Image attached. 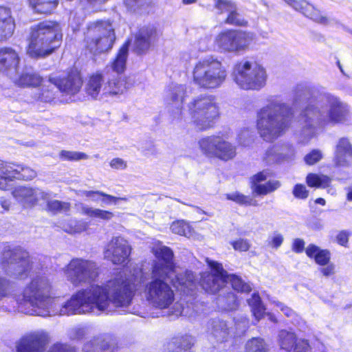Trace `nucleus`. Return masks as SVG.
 <instances>
[{"label":"nucleus","mask_w":352,"mask_h":352,"mask_svg":"<svg viewBox=\"0 0 352 352\" xmlns=\"http://www.w3.org/2000/svg\"><path fill=\"white\" fill-rule=\"evenodd\" d=\"M13 197L19 202L34 205L36 202L35 189L19 186L12 191Z\"/></svg>","instance_id":"33"},{"label":"nucleus","mask_w":352,"mask_h":352,"mask_svg":"<svg viewBox=\"0 0 352 352\" xmlns=\"http://www.w3.org/2000/svg\"><path fill=\"white\" fill-rule=\"evenodd\" d=\"M151 2V0H124V3L127 8L133 11H135Z\"/></svg>","instance_id":"54"},{"label":"nucleus","mask_w":352,"mask_h":352,"mask_svg":"<svg viewBox=\"0 0 352 352\" xmlns=\"http://www.w3.org/2000/svg\"><path fill=\"white\" fill-rule=\"evenodd\" d=\"M226 198L241 205H250L252 202L251 198L239 192L227 194Z\"/></svg>","instance_id":"50"},{"label":"nucleus","mask_w":352,"mask_h":352,"mask_svg":"<svg viewBox=\"0 0 352 352\" xmlns=\"http://www.w3.org/2000/svg\"><path fill=\"white\" fill-rule=\"evenodd\" d=\"M215 8H217L220 13L228 12L229 13L232 10H234L236 7L235 3L230 0H214Z\"/></svg>","instance_id":"51"},{"label":"nucleus","mask_w":352,"mask_h":352,"mask_svg":"<svg viewBox=\"0 0 352 352\" xmlns=\"http://www.w3.org/2000/svg\"><path fill=\"white\" fill-rule=\"evenodd\" d=\"M186 93L185 87L182 85H175L170 90V98L173 102H175L177 107H179L182 104Z\"/></svg>","instance_id":"46"},{"label":"nucleus","mask_w":352,"mask_h":352,"mask_svg":"<svg viewBox=\"0 0 352 352\" xmlns=\"http://www.w3.org/2000/svg\"><path fill=\"white\" fill-rule=\"evenodd\" d=\"M60 25L52 21H45L30 28L28 54L34 58H44L52 54L61 43Z\"/></svg>","instance_id":"4"},{"label":"nucleus","mask_w":352,"mask_h":352,"mask_svg":"<svg viewBox=\"0 0 352 352\" xmlns=\"http://www.w3.org/2000/svg\"><path fill=\"white\" fill-rule=\"evenodd\" d=\"M14 29L15 22L10 8L0 6V41L10 37Z\"/></svg>","instance_id":"28"},{"label":"nucleus","mask_w":352,"mask_h":352,"mask_svg":"<svg viewBox=\"0 0 352 352\" xmlns=\"http://www.w3.org/2000/svg\"><path fill=\"white\" fill-rule=\"evenodd\" d=\"M248 304L252 308H261V299L258 293H254L251 298L248 299Z\"/></svg>","instance_id":"62"},{"label":"nucleus","mask_w":352,"mask_h":352,"mask_svg":"<svg viewBox=\"0 0 352 352\" xmlns=\"http://www.w3.org/2000/svg\"><path fill=\"white\" fill-rule=\"evenodd\" d=\"M235 250L241 252H246L250 248V243L247 239H240L231 243Z\"/></svg>","instance_id":"58"},{"label":"nucleus","mask_w":352,"mask_h":352,"mask_svg":"<svg viewBox=\"0 0 352 352\" xmlns=\"http://www.w3.org/2000/svg\"><path fill=\"white\" fill-rule=\"evenodd\" d=\"M50 342L45 332L34 331L22 336L16 344V352H44Z\"/></svg>","instance_id":"19"},{"label":"nucleus","mask_w":352,"mask_h":352,"mask_svg":"<svg viewBox=\"0 0 352 352\" xmlns=\"http://www.w3.org/2000/svg\"><path fill=\"white\" fill-rule=\"evenodd\" d=\"M118 200L126 201L127 199L126 197H114V196L106 194V193L102 192L101 201H102V203L103 204H104V205H109L111 203H113V204H116L117 201H118Z\"/></svg>","instance_id":"61"},{"label":"nucleus","mask_w":352,"mask_h":352,"mask_svg":"<svg viewBox=\"0 0 352 352\" xmlns=\"http://www.w3.org/2000/svg\"><path fill=\"white\" fill-rule=\"evenodd\" d=\"M294 155L293 146L289 143H278L270 146L265 153L263 161L273 164L287 160Z\"/></svg>","instance_id":"22"},{"label":"nucleus","mask_w":352,"mask_h":352,"mask_svg":"<svg viewBox=\"0 0 352 352\" xmlns=\"http://www.w3.org/2000/svg\"><path fill=\"white\" fill-rule=\"evenodd\" d=\"M292 351L293 352H312L309 341L305 339H297Z\"/></svg>","instance_id":"53"},{"label":"nucleus","mask_w":352,"mask_h":352,"mask_svg":"<svg viewBox=\"0 0 352 352\" xmlns=\"http://www.w3.org/2000/svg\"><path fill=\"white\" fill-rule=\"evenodd\" d=\"M65 276L74 285L94 281L98 275V267L96 263L82 258H73L66 266Z\"/></svg>","instance_id":"13"},{"label":"nucleus","mask_w":352,"mask_h":352,"mask_svg":"<svg viewBox=\"0 0 352 352\" xmlns=\"http://www.w3.org/2000/svg\"><path fill=\"white\" fill-rule=\"evenodd\" d=\"M157 33L154 27L141 28L135 36L134 51L137 54L145 52L157 41Z\"/></svg>","instance_id":"26"},{"label":"nucleus","mask_w":352,"mask_h":352,"mask_svg":"<svg viewBox=\"0 0 352 352\" xmlns=\"http://www.w3.org/2000/svg\"><path fill=\"white\" fill-rule=\"evenodd\" d=\"M337 242L342 245L346 246L349 241V235L345 231H341L336 236Z\"/></svg>","instance_id":"64"},{"label":"nucleus","mask_w":352,"mask_h":352,"mask_svg":"<svg viewBox=\"0 0 352 352\" xmlns=\"http://www.w3.org/2000/svg\"><path fill=\"white\" fill-rule=\"evenodd\" d=\"M80 210L82 214L102 220H110L113 217V214L111 212L99 208H94L83 204L80 207Z\"/></svg>","instance_id":"38"},{"label":"nucleus","mask_w":352,"mask_h":352,"mask_svg":"<svg viewBox=\"0 0 352 352\" xmlns=\"http://www.w3.org/2000/svg\"><path fill=\"white\" fill-rule=\"evenodd\" d=\"M198 145L202 153L210 158L227 162L236 155V146L219 135L202 138L198 141Z\"/></svg>","instance_id":"12"},{"label":"nucleus","mask_w":352,"mask_h":352,"mask_svg":"<svg viewBox=\"0 0 352 352\" xmlns=\"http://www.w3.org/2000/svg\"><path fill=\"white\" fill-rule=\"evenodd\" d=\"M253 134L249 129H243L238 135V142L239 144L247 146L253 142Z\"/></svg>","instance_id":"49"},{"label":"nucleus","mask_w":352,"mask_h":352,"mask_svg":"<svg viewBox=\"0 0 352 352\" xmlns=\"http://www.w3.org/2000/svg\"><path fill=\"white\" fill-rule=\"evenodd\" d=\"M322 158V153L318 150H313L305 156V161L309 165H313L319 162Z\"/></svg>","instance_id":"57"},{"label":"nucleus","mask_w":352,"mask_h":352,"mask_svg":"<svg viewBox=\"0 0 352 352\" xmlns=\"http://www.w3.org/2000/svg\"><path fill=\"white\" fill-rule=\"evenodd\" d=\"M297 340L296 334L287 330H280L278 333V342L280 348L286 351L290 352L294 346Z\"/></svg>","instance_id":"35"},{"label":"nucleus","mask_w":352,"mask_h":352,"mask_svg":"<svg viewBox=\"0 0 352 352\" xmlns=\"http://www.w3.org/2000/svg\"><path fill=\"white\" fill-rule=\"evenodd\" d=\"M349 116V105L340 98L329 93L321 94L315 104H308L301 113L300 135L305 140H309L317 129L343 124Z\"/></svg>","instance_id":"2"},{"label":"nucleus","mask_w":352,"mask_h":352,"mask_svg":"<svg viewBox=\"0 0 352 352\" xmlns=\"http://www.w3.org/2000/svg\"><path fill=\"white\" fill-rule=\"evenodd\" d=\"M118 347V342L113 335L102 334L94 337L87 342L83 346L82 352H105Z\"/></svg>","instance_id":"23"},{"label":"nucleus","mask_w":352,"mask_h":352,"mask_svg":"<svg viewBox=\"0 0 352 352\" xmlns=\"http://www.w3.org/2000/svg\"><path fill=\"white\" fill-rule=\"evenodd\" d=\"M61 228L67 233L77 234L85 231L88 228V224L83 221L70 219L67 222L63 223Z\"/></svg>","instance_id":"40"},{"label":"nucleus","mask_w":352,"mask_h":352,"mask_svg":"<svg viewBox=\"0 0 352 352\" xmlns=\"http://www.w3.org/2000/svg\"><path fill=\"white\" fill-rule=\"evenodd\" d=\"M133 280L126 277L125 272L109 280L106 287L95 285L82 289L74 294L62 308H105L111 301L116 307H127L132 299L138 284L137 277Z\"/></svg>","instance_id":"1"},{"label":"nucleus","mask_w":352,"mask_h":352,"mask_svg":"<svg viewBox=\"0 0 352 352\" xmlns=\"http://www.w3.org/2000/svg\"><path fill=\"white\" fill-rule=\"evenodd\" d=\"M307 183L309 186L316 188H327L331 183V179L326 175L310 173L307 176Z\"/></svg>","instance_id":"41"},{"label":"nucleus","mask_w":352,"mask_h":352,"mask_svg":"<svg viewBox=\"0 0 352 352\" xmlns=\"http://www.w3.org/2000/svg\"><path fill=\"white\" fill-rule=\"evenodd\" d=\"M33 10L38 13H51L57 6L58 0H30Z\"/></svg>","instance_id":"36"},{"label":"nucleus","mask_w":352,"mask_h":352,"mask_svg":"<svg viewBox=\"0 0 352 352\" xmlns=\"http://www.w3.org/2000/svg\"><path fill=\"white\" fill-rule=\"evenodd\" d=\"M227 283H230L232 288L241 293H248L252 291V287L249 283L245 282L241 277L235 274H230L227 272Z\"/></svg>","instance_id":"39"},{"label":"nucleus","mask_w":352,"mask_h":352,"mask_svg":"<svg viewBox=\"0 0 352 352\" xmlns=\"http://www.w3.org/2000/svg\"><path fill=\"white\" fill-rule=\"evenodd\" d=\"M292 109L277 97L271 96L257 111L256 126L260 136L272 142L280 136L287 126Z\"/></svg>","instance_id":"3"},{"label":"nucleus","mask_w":352,"mask_h":352,"mask_svg":"<svg viewBox=\"0 0 352 352\" xmlns=\"http://www.w3.org/2000/svg\"><path fill=\"white\" fill-rule=\"evenodd\" d=\"M1 262L8 276L19 279L28 277L33 263L29 252L20 246L5 247Z\"/></svg>","instance_id":"10"},{"label":"nucleus","mask_w":352,"mask_h":352,"mask_svg":"<svg viewBox=\"0 0 352 352\" xmlns=\"http://www.w3.org/2000/svg\"><path fill=\"white\" fill-rule=\"evenodd\" d=\"M131 87L132 83L128 80L124 82L116 81L111 75L96 73L89 78L85 85V91L88 96L96 99L100 95L122 94Z\"/></svg>","instance_id":"11"},{"label":"nucleus","mask_w":352,"mask_h":352,"mask_svg":"<svg viewBox=\"0 0 352 352\" xmlns=\"http://www.w3.org/2000/svg\"><path fill=\"white\" fill-rule=\"evenodd\" d=\"M36 176V172L30 167L25 166L22 164L11 163L8 176H2L0 177V189L3 190L12 189L10 182L14 179L31 180Z\"/></svg>","instance_id":"21"},{"label":"nucleus","mask_w":352,"mask_h":352,"mask_svg":"<svg viewBox=\"0 0 352 352\" xmlns=\"http://www.w3.org/2000/svg\"><path fill=\"white\" fill-rule=\"evenodd\" d=\"M293 195L298 199H306L308 197L309 192L304 185L296 184L294 188Z\"/></svg>","instance_id":"59"},{"label":"nucleus","mask_w":352,"mask_h":352,"mask_svg":"<svg viewBox=\"0 0 352 352\" xmlns=\"http://www.w3.org/2000/svg\"><path fill=\"white\" fill-rule=\"evenodd\" d=\"M152 277L153 280L148 286V296L154 303L162 307L161 308H168L175 299L173 292L165 280H170L177 290L186 295L191 294L196 288L195 276L190 271L172 276L171 278Z\"/></svg>","instance_id":"5"},{"label":"nucleus","mask_w":352,"mask_h":352,"mask_svg":"<svg viewBox=\"0 0 352 352\" xmlns=\"http://www.w3.org/2000/svg\"><path fill=\"white\" fill-rule=\"evenodd\" d=\"M305 252L309 257L314 258L316 263L320 265H326L329 263L331 254L327 250H320L319 247L309 244Z\"/></svg>","instance_id":"32"},{"label":"nucleus","mask_w":352,"mask_h":352,"mask_svg":"<svg viewBox=\"0 0 352 352\" xmlns=\"http://www.w3.org/2000/svg\"><path fill=\"white\" fill-rule=\"evenodd\" d=\"M131 247L122 236H113L104 248V256L113 264L120 265L129 261Z\"/></svg>","instance_id":"17"},{"label":"nucleus","mask_w":352,"mask_h":352,"mask_svg":"<svg viewBox=\"0 0 352 352\" xmlns=\"http://www.w3.org/2000/svg\"><path fill=\"white\" fill-rule=\"evenodd\" d=\"M188 111L192 121L200 130L211 128L219 115L214 96L206 94L195 98L188 104Z\"/></svg>","instance_id":"9"},{"label":"nucleus","mask_w":352,"mask_h":352,"mask_svg":"<svg viewBox=\"0 0 352 352\" xmlns=\"http://www.w3.org/2000/svg\"><path fill=\"white\" fill-rule=\"evenodd\" d=\"M116 40L112 24L109 21L90 23L85 36L87 48L94 54L111 50Z\"/></svg>","instance_id":"8"},{"label":"nucleus","mask_w":352,"mask_h":352,"mask_svg":"<svg viewBox=\"0 0 352 352\" xmlns=\"http://www.w3.org/2000/svg\"><path fill=\"white\" fill-rule=\"evenodd\" d=\"M285 1L294 10L302 12L304 15L306 10L309 8V3L304 0H285Z\"/></svg>","instance_id":"52"},{"label":"nucleus","mask_w":352,"mask_h":352,"mask_svg":"<svg viewBox=\"0 0 352 352\" xmlns=\"http://www.w3.org/2000/svg\"><path fill=\"white\" fill-rule=\"evenodd\" d=\"M59 157L61 160L67 161H78L89 158L88 155L85 153L65 150L60 152Z\"/></svg>","instance_id":"43"},{"label":"nucleus","mask_w":352,"mask_h":352,"mask_svg":"<svg viewBox=\"0 0 352 352\" xmlns=\"http://www.w3.org/2000/svg\"><path fill=\"white\" fill-rule=\"evenodd\" d=\"M305 15L317 23L324 25L328 23V19L326 16H322L320 12L315 9V8L311 4H309V8L306 10Z\"/></svg>","instance_id":"45"},{"label":"nucleus","mask_w":352,"mask_h":352,"mask_svg":"<svg viewBox=\"0 0 352 352\" xmlns=\"http://www.w3.org/2000/svg\"><path fill=\"white\" fill-rule=\"evenodd\" d=\"M192 81L198 87L214 89L226 80L227 72L221 61L210 56L199 60L192 69Z\"/></svg>","instance_id":"6"},{"label":"nucleus","mask_w":352,"mask_h":352,"mask_svg":"<svg viewBox=\"0 0 352 352\" xmlns=\"http://www.w3.org/2000/svg\"><path fill=\"white\" fill-rule=\"evenodd\" d=\"M157 261L153 267L152 275L153 277L171 278L172 276L179 274L175 271L173 263V252L166 246H161L155 250Z\"/></svg>","instance_id":"18"},{"label":"nucleus","mask_w":352,"mask_h":352,"mask_svg":"<svg viewBox=\"0 0 352 352\" xmlns=\"http://www.w3.org/2000/svg\"><path fill=\"white\" fill-rule=\"evenodd\" d=\"M19 63V57L15 50L10 47L0 49V71L6 73L10 78H14L18 73Z\"/></svg>","instance_id":"25"},{"label":"nucleus","mask_w":352,"mask_h":352,"mask_svg":"<svg viewBox=\"0 0 352 352\" xmlns=\"http://www.w3.org/2000/svg\"><path fill=\"white\" fill-rule=\"evenodd\" d=\"M352 160V144L347 138H341L336 146L333 162L337 166L348 167Z\"/></svg>","instance_id":"27"},{"label":"nucleus","mask_w":352,"mask_h":352,"mask_svg":"<svg viewBox=\"0 0 352 352\" xmlns=\"http://www.w3.org/2000/svg\"><path fill=\"white\" fill-rule=\"evenodd\" d=\"M14 82L21 87H36L43 79L32 67H25L17 78L14 76Z\"/></svg>","instance_id":"31"},{"label":"nucleus","mask_w":352,"mask_h":352,"mask_svg":"<svg viewBox=\"0 0 352 352\" xmlns=\"http://www.w3.org/2000/svg\"><path fill=\"white\" fill-rule=\"evenodd\" d=\"M195 342L192 336L185 333L173 336L168 344L172 352H192Z\"/></svg>","instance_id":"30"},{"label":"nucleus","mask_w":352,"mask_h":352,"mask_svg":"<svg viewBox=\"0 0 352 352\" xmlns=\"http://www.w3.org/2000/svg\"><path fill=\"white\" fill-rule=\"evenodd\" d=\"M226 23L229 25L243 26L247 23V21L239 12H237L236 7L234 10H232L228 13Z\"/></svg>","instance_id":"47"},{"label":"nucleus","mask_w":352,"mask_h":352,"mask_svg":"<svg viewBox=\"0 0 352 352\" xmlns=\"http://www.w3.org/2000/svg\"><path fill=\"white\" fill-rule=\"evenodd\" d=\"M206 262L213 272L204 273L201 276V285L206 292L215 294L227 283V272L221 263L209 258H206Z\"/></svg>","instance_id":"16"},{"label":"nucleus","mask_w":352,"mask_h":352,"mask_svg":"<svg viewBox=\"0 0 352 352\" xmlns=\"http://www.w3.org/2000/svg\"><path fill=\"white\" fill-rule=\"evenodd\" d=\"M48 352H77L74 347L67 344L57 342L54 344Z\"/></svg>","instance_id":"55"},{"label":"nucleus","mask_w":352,"mask_h":352,"mask_svg":"<svg viewBox=\"0 0 352 352\" xmlns=\"http://www.w3.org/2000/svg\"><path fill=\"white\" fill-rule=\"evenodd\" d=\"M54 83L61 92L74 95L80 91L82 81L79 72L77 69H72L67 76L54 78Z\"/></svg>","instance_id":"24"},{"label":"nucleus","mask_w":352,"mask_h":352,"mask_svg":"<svg viewBox=\"0 0 352 352\" xmlns=\"http://www.w3.org/2000/svg\"><path fill=\"white\" fill-rule=\"evenodd\" d=\"M183 309H173L171 311H168L166 314L164 313H159V314H154V313H148L147 309H133V311L131 312L133 314H135L138 316H140L142 318H158L161 316H171L173 314H175V317L178 318L179 316L182 315V311Z\"/></svg>","instance_id":"42"},{"label":"nucleus","mask_w":352,"mask_h":352,"mask_svg":"<svg viewBox=\"0 0 352 352\" xmlns=\"http://www.w3.org/2000/svg\"><path fill=\"white\" fill-rule=\"evenodd\" d=\"M47 208L52 212H67L70 210V204L58 200H50L47 203Z\"/></svg>","instance_id":"44"},{"label":"nucleus","mask_w":352,"mask_h":352,"mask_svg":"<svg viewBox=\"0 0 352 352\" xmlns=\"http://www.w3.org/2000/svg\"><path fill=\"white\" fill-rule=\"evenodd\" d=\"M232 79L242 89L258 91L267 82L266 69L256 61L242 60L235 65Z\"/></svg>","instance_id":"7"},{"label":"nucleus","mask_w":352,"mask_h":352,"mask_svg":"<svg viewBox=\"0 0 352 352\" xmlns=\"http://www.w3.org/2000/svg\"><path fill=\"white\" fill-rule=\"evenodd\" d=\"M56 88L54 85V78L50 79L49 85H43L41 87L36 90L34 94V98L43 102H50L55 98V93L54 89Z\"/></svg>","instance_id":"34"},{"label":"nucleus","mask_w":352,"mask_h":352,"mask_svg":"<svg viewBox=\"0 0 352 352\" xmlns=\"http://www.w3.org/2000/svg\"><path fill=\"white\" fill-rule=\"evenodd\" d=\"M244 352H269V346L263 338L253 337L246 342Z\"/></svg>","instance_id":"37"},{"label":"nucleus","mask_w":352,"mask_h":352,"mask_svg":"<svg viewBox=\"0 0 352 352\" xmlns=\"http://www.w3.org/2000/svg\"><path fill=\"white\" fill-rule=\"evenodd\" d=\"M102 194V192L99 190H80L79 192L78 193V195L88 197L91 201L95 202H98L99 201H101Z\"/></svg>","instance_id":"56"},{"label":"nucleus","mask_w":352,"mask_h":352,"mask_svg":"<svg viewBox=\"0 0 352 352\" xmlns=\"http://www.w3.org/2000/svg\"><path fill=\"white\" fill-rule=\"evenodd\" d=\"M129 54V43H124L119 50L116 58L108 65L104 73L107 76L111 75L116 79V81L124 82L126 80L133 85V80L131 77L122 78V74L126 69V60Z\"/></svg>","instance_id":"20"},{"label":"nucleus","mask_w":352,"mask_h":352,"mask_svg":"<svg viewBox=\"0 0 352 352\" xmlns=\"http://www.w3.org/2000/svg\"><path fill=\"white\" fill-rule=\"evenodd\" d=\"M51 286L48 280L42 276L32 278L30 285L25 289L20 305L40 308V305L50 296Z\"/></svg>","instance_id":"14"},{"label":"nucleus","mask_w":352,"mask_h":352,"mask_svg":"<svg viewBox=\"0 0 352 352\" xmlns=\"http://www.w3.org/2000/svg\"><path fill=\"white\" fill-rule=\"evenodd\" d=\"M250 34L241 30H228L219 33L214 43L225 52H239L245 50L251 42Z\"/></svg>","instance_id":"15"},{"label":"nucleus","mask_w":352,"mask_h":352,"mask_svg":"<svg viewBox=\"0 0 352 352\" xmlns=\"http://www.w3.org/2000/svg\"><path fill=\"white\" fill-rule=\"evenodd\" d=\"M170 230L173 233L183 236H186L190 232L188 225L183 221L173 222L170 226Z\"/></svg>","instance_id":"48"},{"label":"nucleus","mask_w":352,"mask_h":352,"mask_svg":"<svg viewBox=\"0 0 352 352\" xmlns=\"http://www.w3.org/2000/svg\"><path fill=\"white\" fill-rule=\"evenodd\" d=\"M110 166L116 170H124L127 167V163L123 159L116 157L111 160Z\"/></svg>","instance_id":"60"},{"label":"nucleus","mask_w":352,"mask_h":352,"mask_svg":"<svg viewBox=\"0 0 352 352\" xmlns=\"http://www.w3.org/2000/svg\"><path fill=\"white\" fill-rule=\"evenodd\" d=\"M267 172L262 171L255 175L252 179V189L258 195H267L274 191L280 186L278 181H269L265 184H260L259 182L265 181L267 177Z\"/></svg>","instance_id":"29"},{"label":"nucleus","mask_w":352,"mask_h":352,"mask_svg":"<svg viewBox=\"0 0 352 352\" xmlns=\"http://www.w3.org/2000/svg\"><path fill=\"white\" fill-rule=\"evenodd\" d=\"M94 309H60L59 315L67 314L76 315V314H85L89 312H92Z\"/></svg>","instance_id":"63"}]
</instances>
